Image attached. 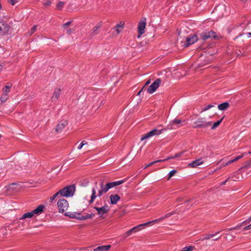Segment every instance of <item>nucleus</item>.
<instances>
[{
    "mask_svg": "<svg viewBox=\"0 0 251 251\" xmlns=\"http://www.w3.org/2000/svg\"><path fill=\"white\" fill-rule=\"evenodd\" d=\"M182 153L183 152H180V153H176L174 156L169 157H168V158H169V159H170L175 158H176V157H179V156H180L181 155Z\"/></svg>",
    "mask_w": 251,
    "mask_h": 251,
    "instance_id": "obj_44",
    "label": "nucleus"
},
{
    "mask_svg": "<svg viewBox=\"0 0 251 251\" xmlns=\"http://www.w3.org/2000/svg\"><path fill=\"white\" fill-rule=\"evenodd\" d=\"M251 229V224L243 228V230H247Z\"/></svg>",
    "mask_w": 251,
    "mask_h": 251,
    "instance_id": "obj_50",
    "label": "nucleus"
},
{
    "mask_svg": "<svg viewBox=\"0 0 251 251\" xmlns=\"http://www.w3.org/2000/svg\"><path fill=\"white\" fill-rule=\"evenodd\" d=\"M81 143L84 146L87 144V142L86 141H82Z\"/></svg>",
    "mask_w": 251,
    "mask_h": 251,
    "instance_id": "obj_60",
    "label": "nucleus"
},
{
    "mask_svg": "<svg viewBox=\"0 0 251 251\" xmlns=\"http://www.w3.org/2000/svg\"><path fill=\"white\" fill-rule=\"evenodd\" d=\"M83 146V145L81 143H80V145L77 147V149L78 150H80L82 148Z\"/></svg>",
    "mask_w": 251,
    "mask_h": 251,
    "instance_id": "obj_59",
    "label": "nucleus"
},
{
    "mask_svg": "<svg viewBox=\"0 0 251 251\" xmlns=\"http://www.w3.org/2000/svg\"><path fill=\"white\" fill-rule=\"evenodd\" d=\"M11 87H12V84L10 82H8L6 84L4 88L10 89V88Z\"/></svg>",
    "mask_w": 251,
    "mask_h": 251,
    "instance_id": "obj_48",
    "label": "nucleus"
},
{
    "mask_svg": "<svg viewBox=\"0 0 251 251\" xmlns=\"http://www.w3.org/2000/svg\"><path fill=\"white\" fill-rule=\"evenodd\" d=\"M229 178H228L227 179H226L225 181H224L222 182L221 183V184H220V185H225V184L226 183V182L227 181V180H228V179H229Z\"/></svg>",
    "mask_w": 251,
    "mask_h": 251,
    "instance_id": "obj_56",
    "label": "nucleus"
},
{
    "mask_svg": "<svg viewBox=\"0 0 251 251\" xmlns=\"http://www.w3.org/2000/svg\"><path fill=\"white\" fill-rule=\"evenodd\" d=\"M174 214H175V212H170V213H167L164 216H163V217H161L163 218V220H164L166 218H167L169 217L170 216H171V215H173Z\"/></svg>",
    "mask_w": 251,
    "mask_h": 251,
    "instance_id": "obj_41",
    "label": "nucleus"
},
{
    "mask_svg": "<svg viewBox=\"0 0 251 251\" xmlns=\"http://www.w3.org/2000/svg\"><path fill=\"white\" fill-rule=\"evenodd\" d=\"M146 25V19H144L142 21H140L139 23L138 26V33L139 35L138 37L140 36L141 35L143 34L145 32V29Z\"/></svg>",
    "mask_w": 251,
    "mask_h": 251,
    "instance_id": "obj_11",
    "label": "nucleus"
},
{
    "mask_svg": "<svg viewBox=\"0 0 251 251\" xmlns=\"http://www.w3.org/2000/svg\"><path fill=\"white\" fill-rule=\"evenodd\" d=\"M243 156H244V154L241 155L237 156V157H236L235 158H234L233 159L230 160L226 163H222L221 165L220 168L228 165L238 160L239 159H241Z\"/></svg>",
    "mask_w": 251,
    "mask_h": 251,
    "instance_id": "obj_18",
    "label": "nucleus"
},
{
    "mask_svg": "<svg viewBox=\"0 0 251 251\" xmlns=\"http://www.w3.org/2000/svg\"><path fill=\"white\" fill-rule=\"evenodd\" d=\"M172 127L168 125L166 128H164L161 129L157 128H154L148 133L143 135L141 138V140L143 141L148 138H151L153 136H157L163 133V131L167 130V129H172Z\"/></svg>",
    "mask_w": 251,
    "mask_h": 251,
    "instance_id": "obj_2",
    "label": "nucleus"
},
{
    "mask_svg": "<svg viewBox=\"0 0 251 251\" xmlns=\"http://www.w3.org/2000/svg\"><path fill=\"white\" fill-rule=\"evenodd\" d=\"M203 161L201 160V159H197L195 161H193L192 163L188 165L189 166L191 167H196L202 164H203Z\"/></svg>",
    "mask_w": 251,
    "mask_h": 251,
    "instance_id": "obj_19",
    "label": "nucleus"
},
{
    "mask_svg": "<svg viewBox=\"0 0 251 251\" xmlns=\"http://www.w3.org/2000/svg\"><path fill=\"white\" fill-rule=\"evenodd\" d=\"M220 232V231L217 232L216 234H210L206 235L204 237H203L201 240L204 241L205 240H208L210 239L211 238H212L216 236L217 234H219Z\"/></svg>",
    "mask_w": 251,
    "mask_h": 251,
    "instance_id": "obj_30",
    "label": "nucleus"
},
{
    "mask_svg": "<svg viewBox=\"0 0 251 251\" xmlns=\"http://www.w3.org/2000/svg\"><path fill=\"white\" fill-rule=\"evenodd\" d=\"M94 214H87L86 216H80V218H79V220H85L87 219H92L94 217Z\"/></svg>",
    "mask_w": 251,
    "mask_h": 251,
    "instance_id": "obj_31",
    "label": "nucleus"
},
{
    "mask_svg": "<svg viewBox=\"0 0 251 251\" xmlns=\"http://www.w3.org/2000/svg\"><path fill=\"white\" fill-rule=\"evenodd\" d=\"M61 94V90L60 89H55L52 96V101L56 100L59 98L60 95Z\"/></svg>",
    "mask_w": 251,
    "mask_h": 251,
    "instance_id": "obj_20",
    "label": "nucleus"
},
{
    "mask_svg": "<svg viewBox=\"0 0 251 251\" xmlns=\"http://www.w3.org/2000/svg\"><path fill=\"white\" fill-rule=\"evenodd\" d=\"M74 31H75V29H72V28L69 29L67 30V33L68 34H71L72 33L74 32Z\"/></svg>",
    "mask_w": 251,
    "mask_h": 251,
    "instance_id": "obj_51",
    "label": "nucleus"
},
{
    "mask_svg": "<svg viewBox=\"0 0 251 251\" xmlns=\"http://www.w3.org/2000/svg\"><path fill=\"white\" fill-rule=\"evenodd\" d=\"M57 206L58 207L59 212L63 213L68 209L69 203L67 200L62 198L59 199L58 201Z\"/></svg>",
    "mask_w": 251,
    "mask_h": 251,
    "instance_id": "obj_5",
    "label": "nucleus"
},
{
    "mask_svg": "<svg viewBox=\"0 0 251 251\" xmlns=\"http://www.w3.org/2000/svg\"><path fill=\"white\" fill-rule=\"evenodd\" d=\"M194 248V246H190L182 248L181 251H192Z\"/></svg>",
    "mask_w": 251,
    "mask_h": 251,
    "instance_id": "obj_34",
    "label": "nucleus"
},
{
    "mask_svg": "<svg viewBox=\"0 0 251 251\" xmlns=\"http://www.w3.org/2000/svg\"><path fill=\"white\" fill-rule=\"evenodd\" d=\"M129 236H130L129 234H128L127 233V232H126V233L123 234V235H122V237L123 238L125 239V238H126L127 237H129Z\"/></svg>",
    "mask_w": 251,
    "mask_h": 251,
    "instance_id": "obj_52",
    "label": "nucleus"
},
{
    "mask_svg": "<svg viewBox=\"0 0 251 251\" xmlns=\"http://www.w3.org/2000/svg\"><path fill=\"white\" fill-rule=\"evenodd\" d=\"M60 196V194L59 193V191L56 193L55 194H54L51 197H50V202H52L57 197H59Z\"/></svg>",
    "mask_w": 251,
    "mask_h": 251,
    "instance_id": "obj_35",
    "label": "nucleus"
},
{
    "mask_svg": "<svg viewBox=\"0 0 251 251\" xmlns=\"http://www.w3.org/2000/svg\"><path fill=\"white\" fill-rule=\"evenodd\" d=\"M220 238H221V237H218V238L215 237V239H213V240H214V241H217V240H218Z\"/></svg>",
    "mask_w": 251,
    "mask_h": 251,
    "instance_id": "obj_63",
    "label": "nucleus"
},
{
    "mask_svg": "<svg viewBox=\"0 0 251 251\" xmlns=\"http://www.w3.org/2000/svg\"><path fill=\"white\" fill-rule=\"evenodd\" d=\"M229 106V104L227 102H225L220 104L218 106V108L219 110L221 111H224Z\"/></svg>",
    "mask_w": 251,
    "mask_h": 251,
    "instance_id": "obj_25",
    "label": "nucleus"
},
{
    "mask_svg": "<svg viewBox=\"0 0 251 251\" xmlns=\"http://www.w3.org/2000/svg\"><path fill=\"white\" fill-rule=\"evenodd\" d=\"M3 67V63H0V72L2 70Z\"/></svg>",
    "mask_w": 251,
    "mask_h": 251,
    "instance_id": "obj_58",
    "label": "nucleus"
},
{
    "mask_svg": "<svg viewBox=\"0 0 251 251\" xmlns=\"http://www.w3.org/2000/svg\"><path fill=\"white\" fill-rule=\"evenodd\" d=\"M181 123V121L180 120L175 119L170 122V125H171L172 126L175 124H180Z\"/></svg>",
    "mask_w": 251,
    "mask_h": 251,
    "instance_id": "obj_38",
    "label": "nucleus"
},
{
    "mask_svg": "<svg viewBox=\"0 0 251 251\" xmlns=\"http://www.w3.org/2000/svg\"><path fill=\"white\" fill-rule=\"evenodd\" d=\"M65 216H68L71 218H75L78 220H79L80 218V213L74 212H65L64 214Z\"/></svg>",
    "mask_w": 251,
    "mask_h": 251,
    "instance_id": "obj_14",
    "label": "nucleus"
},
{
    "mask_svg": "<svg viewBox=\"0 0 251 251\" xmlns=\"http://www.w3.org/2000/svg\"><path fill=\"white\" fill-rule=\"evenodd\" d=\"M72 23V21H70L63 25L62 26L64 28H67Z\"/></svg>",
    "mask_w": 251,
    "mask_h": 251,
    "instance_id": "obj_43",
    "label": "nucleus"
},
{
    "mask_svg": "<svg viewBox=\"0 0 251 251\" xmlns=\"http://www.w3.org/2000/svg\"><path fill=\"white\" fill-rule=\"evenodd\" d=\"M110 202L112 204H115L120 200V197L117 194L111 195L110 196Z\"/></svg>",
    "mask_w": 251,
    "mask_h": 251,
    "instance_id": "obj_17",
    "label": "nucleus"
},
{
    "mask_svg": "<svg viewBox=\"0 0 251 251\" xmlns=\"http://www.w3.org/2000/svg\"><path fill=\"white\" fill-rule=\"evenodd\" d=\"M44 206L43 205H40L36 209L32 211L34 215H40L43 211Z\"/></svg>",
    "mask_w": 251,
    "mask_h": 251,
    "instance_id": "obj_22",
    "label": "nucleus"
},
{
    "mask_svg": "<svg viewBox=\"0 0 251 251\" xmlns=\"http://www.w3.org/2000/svg\"><path fill=\"white\" fill-rule=\"evenodd\" d=\"M8 2L11 4L12 5H14L15 4V0H7Z\"/></svg>",
    "mask_w": 251,
    "mask_h": 251,
    "instance_id": "obj_54",
    "label": "nucleus"
},
{
    "mask_svg": "<svg viewBox=\"0 0 251 251\" xmlns=\"http://www.w3.org/2000/svg\"><path fill=\"white\" fill-rule=\"evenodd\" d=\"M64 2L59 1L57 4V8L59 10L62 9V7L64 5Z\"/></svg>",
    "mask_w": 251,
    "mask_h": 251,
    "instance_id": "obj_39",
    "label": "nucleus"
},
{
    "mask_svg": "<svg viewBox=\"0 0 251 251\" xmlns=\"http://www.w3.org/2000/svg\"><path fill=\"white\" fill-rule=\"evenodd\" d=\"M211 122H206L204 120L203 118H199L194 122V126L193 127L194 128H205L211 126Z\"/></svg>",
    "mask_w": 251,
    "mask_h": 251,
    "instance_id": "obj_4",
    "label": "nucleus"
},
{
    "mask_svg": "<svg viewBox=\"0 0 251 251\" xmlns=\"http://www.w3.org/2000/svg\"><path fill=\"white\" fill-rule=\"evenodd\" d=\"M129 236H130L129 234H128L127 233V232H126V233L123 234V235H122V237L123 238L125 239V238H126L127 237H129Z\"/></svg>",
    "mask_w": 251,
    "mask_h": 251,
    "instance_id": "obj_53",
    "label": "nucleus"
},
{
    "mask_svg": "<svg viewBox=\"0 0 251 251\" xmlns=\"http://www.w3.org/2000/svg\"><path fill=\"white\" fill-rule=\"evenodd\" d=\"M150 83H151V80H150V79H149V80H148L146 82V84H145V85L144 86H146V85H147L149 84Z\"/></svg>",
    "mask_w": 251,
    "mask_h": 251,
    "instance_id": "obj_61",
    "label": "nucleus"
},
{
    "mask_svg": "<svg viewBox=\"0 0 251 251\" xmlns=\"http://www.w3.org/2000/svg\"><path fill=\"white\" fill-rule=\"evenodd\" d=\"M223 119H224V117L222 118L221 119L218 120L217 122H215L212 126L211 129H214L216 128L217 127H218L219 126V125L221 123V122H222Z\"/></svg>",
    "mask_w": 251,
    "mask_h": 251,
    "instance_id": "obj_33",
    "label": "nucleus"
},
{
    "mask_svg": "<svg viewBox=\"0 0 251 251\" xmlns=\"http://www.w3.org/2000/svg\"><path fill=\"white\" fill-rule=\"evenodd\" d=\"M51 2L50 0L47 1L45 3V5L47 6H49Z\"/></svg>",
    "mask_w": 251,
    "mask_h": 251,
    "instance_id": "obj_57",
    "label": "nucleus"
},
{
    "mask_svg": "<svg viewBox=\"0 0 251 251\" xmlns=\"http://www.w3.org/2000/svg\"><path fill=\"white\" fill-rule=\"evenodd\" d=\"M225 8L223 5H219L215 8L213 13L217 14L219 18H221L224 16V12L225 11Z\"/></svg>",
    "mask_w": 251,
    "mask_h": 251,
    "instance_id": "obj_10",
    "label": "nucleus"
},
{
    "mask_svg": "<svg viewBox=\"0 0 251 251\" xmlns=\"http://www.w3.org/2000/svg\"><path fill=\"white\" fill-rule=\"evenodd\" d=\"M94 209L98 211V214L100 217H101L104 214L107 213L109 211V207L107 204L104 205L101 207L95 206L94 207Z\"/></svg>",
    "mask_w": 251,
    "mask_h": 251,
    "instance_id": "obj_7",
    "label": "nucleus"
},
{
    "mask_svg": "<svg viewBox=\"0 0 251 251\" xmlns=\"http://www.w3.org/2000/svg\"><path fill=\"white\" fill-rule=\"evenodd\" d=\"M153 164H154V162H153V161L151 162L149 164H147L146 166H145L144 167V169H145L147 168L148 167H149Z\"/></svg>",
    "mask_w": 251,
    "mask_h": 251,
    "instance_id": "obj_49",
    "label": "nucleus"
},
{
    "mask_svg": "<svg viewBox=\"0 0 251 251\" xmlns=\"http://www.w3.org/2000/svg\"><path fill=\"white\" fill-rule=\"evenodd\" d=\"M96 194V189L95 188H93L92 190V195L91 196V200L89 201V203H92L94 202V200L97 197Z\"/></svg>",
    "mask_w": 251,
    "mask_h": 251,
    "instance_id": "obj_28",
    "label": "nucleus"
},
{
    "mask_svg": "<svg viewBox=\"0 0 251 251\" xmlns=\"http://www.w3.org/2000/svg\"><path fill=\"white\" fill-rule=\"evenodd\" d=\"M161 80L160 78L156 79L148 88L147 92L149 94L153 93L159 87L161 83Z\"/></svg>",
    "mask_w": 251,
    "mask_h": 251,
    "instance_id": "obj_6",
    "label": "nucleus"
},
{
    "mask_svg": "<svg viewBox=\"0 0 251 251\" xmlns=\"http://www.w3.org/2000/svg\"><path fill=\"white\" fill-rule=\"evenodd\" d=\"M102 25V22H99L96 26H95L92 29V31L90 35V38L91 39L92 37L99 33V29L101 27Z\"/></svg>",
    "mask_w": 251,
    "mask_h": 251,
    "instance_id": "obj_12",
    "label": "nucleus"
},
{
    "mask_svg": "<svg viewBox=\"0 0 251 251\" xmlns=\"http://www.w3.org/2000/svg\"><path fill=\"white\" fill-rule=\"evenodd\" d=\"M37 25H34V26L32 27V28H31V31H30V33H29V35H32V34H33V33L36 31V28H37Z\"/></svg>",
    "mask_w": 251,
    "mask_h": 251,
    "instance_id": "obj_45",
    "label": "nucleus"
},
{
    "mask_svg": "<svg viewBox=\"0 0 251 251\" xmlns=\"http://www.w3.org/2000/svg\"><path fill=\"white\" fill-rule=\"evenodd\" d=\"M214 107V105H213V104H208V105H207L205 106L203 108V109H202V110L201 111V112H203V111H207V110H208L210 109V108H212V107Z\"/></svg>",
    "mask_w": 251,
    "mask_h": 251,
    "instance_id": "obj_37",
    "label": "nucleus"
},
{
    "mask_svg": "<svg viewBox=\"0 0 251 251\" xmlns=\"http://www.w3.org/2000/svg\"><path fill=\"white\" fill-rule=\"evenodd\" d=\"M251 222V216L249 218V219H248L246 221H244L242 224V225H246L247 224H249Z\"/></svg>",
    "mask_w": 251,
    "mask_h": 251,
    "instance_id": "obj_46",
    "label": "nucleus"
},
{
    "mask_svg": "<svg viewBox=\"0 0 251 251\" xmlns=\"http://www.w3.org/2000/svg\"><path fill=\"white\" fill-rule=\"evenodd\" d=\"M174 214H175V212H170V213H167L164 216H163V217H161L163 218V220H164L166 218H167L169 217L170 216H171V215H173Z\"/></svg>",
    "mask_w": 251,
    "mask_h": 251,
    "instance_id": "obj_42",
    "label": "nucleus"
},
{
    "mask_svg": "<svg viewBox=\"0 0 251 251\" xmlns=\"http://www.w3.org/2000/svg\"><path fill=\"white\" fill-rule=\"evenodd\" d=\"M198 40V37L196 35L189 36L186 39V43L185 44V47H187L189 46L194 44Z\"/></svg>",
    "mask_w": 251,
    "mask_h": 251,
    "instance_id": "obj_13",
    "label": "nucleus"
},
{
    "mask_svg": "<svg viewBox=\"0 0 251 251\" xmlns=\"http://www.w3.org/2000/svg\"><path fill=\"white\" fill-rule=\"evenodd\" d=\"M33 215H34V214L32 211L31 212L25 213L21 217L19 218V220H23L26 218H30L31 217H32L33 216Z\"/></svg>",
    "mask_w": 251,
    "mask_h": 251,
    "instance_id": "obj_24",
    "label": "nucleus"
},
{
    "mask_svg": "<svg viewBox=\"0 0 251 251\" xmlns=\"http://www.w3.org/2000/svg\"><path fill=\"white\" fill-rule=\"evenodd\" d=\"M126 179L121 180L117 181H113L104 184L103 181L100 183V189L98 190V196L100 197L103 194L106 193L110 189L121 185L126 182Z\"/></svg>",
    "mask_w": 251,
    "mask_h": 251,
    "instance_id": "obj_1",
    "label": "nucleus"
},
{
    "mask_svg": "<svg viewBox=\"0 0 251 251\" xmlns=\"http://www.w3.org/2000/svg\"><path fill=\"white\" fill-rule=\"evenodd\" d=\"M127 233L130 235L132 233L130 231V229L128 230L127 231H126Z\"/></svg>",
    "mask_w": 251,
    "mask_h": 251,
    "instance_id": "obj_62",
    "label": "nucleus"
},
{
    "mask_svg": "<svg viewBox=\"0 0 251 251\" xmlns=\"http://www.w3.org/2000/svg\"><path fill=\"white\" fill-rule=\"evenodd\" d=\"M75 190V187L74 185L68 186L59 191L60 196L65 197H70L74 195Z\"/></svg>",
    "mask_w": 251,
    "mask_h": 251,
    "instance_id": "obj_3",
    "label": "nucleus"
},
{
    "mask_svg": "<svg viewBox=\"0 0 251 251\" xmlns=\"http://www.w3.org/2000/svg\"><path fill=\"white\" fill-rule=\"evenodd\" d=\"M10 89L4 88L2 89V94L5 95H8V93L10 92Z\"/></svg>",
    "mask_w": 251,
    "mask_h": 251,
    "instance_id": "obj_40",
    "label": "nucleus"
},
{
    "mask_svg": "<svg viewBox=\"0 0 251 251\" xmlns=\"http://www.w3.org/2000/svg\"><path fill=\"white\" fill-rule=\"evenodd\" d=\"M144 224L139 225L133 227L130 229V231L133 233H135L140 230H141L144 227Z\"/></svg>",
    "mask_w": 251,
    "mask_h": 251,
    "instance_id": "obj_26",
    "label": "nucleus"
},
{
    "mask_svg": "<svg viewBox=\"0 0 251 251\" xmlns=\"http://www.w3.org/2000/svg\"><path fill=\"white\" fill-rule=\"evenodd\" d=\"M111 248L110 245L99 246L94 250V251H107Z\"/></svg>",
    "mask_w": 251,
    "mask_h": 251,
    "instance_id": "obj_23",
    "label": "nucleus"
},
{
    "mask_svg": "<svg viewBox=\"0 0 251 251\" xmlns=\"http://www.w3.org/2000/svg\"><path fill=\"white\" fill-rule=\"evenodd\" d=\"M200 36L203 40H206L211 38H216V33L213 31H209L202 32Z\"/></svg>",
    "mask_w": 251,
    "mask_h": 251,
    "instance_id": "obj_9",
    "label": "nucleus"
},
{
    "mask_svg": "<svg viewBox=\"0 0 251 251\" xmlns=\"http://www.w3.org/2000/svg\"><path fill=\"white\" fill-rule=\"evenodd\" d=\"M144 88H145V86H144V87L142 88V89L138 92V94H137V95H138V96H140V95H141V92L143 91V90L144 89Z\"/></svg>",
    "mask_w": 251,
    "mask_h": 251,
    "instance_id": "obj_55",
    "label": "nucleus"
},
{
    "mask_svg": "<svg viewBox=\"0 0 251 251\" xmlns=\"http://www.w3.org/2000/svg\"><path fill=\"white\" fill-rule=\"evenodd\" d=\"M7 191L11 192H17L19 189V185L16 183H12L8 186L5 187Z\"/></svg>",
    "mask_w": 251,
    "mask_h": 251,
    "instance_id": "obj_15",
    "label": "nucleus"
},
{
    "mask_svg": "<svg viewBox=\"0 0 251 251\" xmlns=\"http://www.w3.org/2000/svg\"><path fill=\"white\" fill-rule=\"evenodd\" d=\"M169 160V158H167L165 159L157 160L153 161V162H154V164H155V163H158V162H161L165 161H167V160Z\"/></svg>",
    "mask_w": 251,
    "mask_h": 251,
    "instance_id": "obj_47",
    "label": "nucleus"
},
{
    "mask_svg": "<svg viewBox=\"0 0 251 251\" xmlns=\"http://www.w3.org/2000/svg\"><path fill=\"white\" fill-rule=\"evenodd\" d=\"M163 220V218L161 217L159 219H155V220H152L151 221H150V222H147L146 223H144V226H146L149 225L151 224H154L159 223L161 221H162Z\"/></svg>",
    "mask_w": 251,
    "mask_h": 251,
    "instance_id": "obj_27",
    "label": "nucleus"
},
{
    "mask_svg": "<svg viewBox=\"0 0 251 251\" xmlns=\"http://www.w3.org/2000/svg\"><path fill=\"white\" fill-rule=\"evenodd\" d=\"M10 29V26L7 24L0 22V35H3L7 34Z\"/></svg>",
    "mask_w": 251,
    "mask_h": 251,
    "instance_id": "obj_8",
    "label": "nucleus"
},
{
    "mask_svg": "<svg viewBox=\"0 0 251 251\" xmlns=\"http://www.w3.org/2000/svg\"><path fill=\"white\" fill-rule=\"evenodd\" d=\"M220 238H221V237H218V238L215 237V239H213V240H214V241H217V240H218Z\"/></svg>",
    "mask_w": 251,
    "mask_h": 251,
    "instance_id": "obj_64",
    "label": "nucleus"
},
{
    "mask_svg": "<svg viewBox=\"0 0 251 251\" xmlns=\"http://www.w3.org/2000/svg\"><path fill=\"white\" fill-rule=\"evenodd\" d=\"M67 125V122L66 121H62L60 123L58 124L56 128L55 131L56 132H60L64 129L65 126Z\"/></svg>",
    "mask_w": 251,
    "mask_h": 251,
    "instance_id": "obj_16",
    "label": "nucleus"
},
{
    "mask_svg": "<svg viewBox=\"0 0 251 251\" xmlns=\"http://www.w3.org/2000/svg\"><path fill=\"white\" fill-rule=\"evenodd\" d=\"M176 173V170H172L169 173V176L168 178V180H169L173 176H174Z\"/></svg>",
    "mask_w": 251,
    "mask_h": 251,
    "instance_id": "obj_36",
    "label": "nucleus"
},
{
    "mask_svg": "<svg viewBox=\"0 0 251 251\" xmlns=\"http://www.w3.org/2000/svg\"><path fill=\"white\" fill-rule=\"evenodd\" d=\"M124 24L123 22L121 21L119 24L115 25L114 29L116 30L117 34H119L121 30L124 28Z\"/></svg>",
    "mask_w": 251,
    "mask_h": 251,
    "instance_id": "obj_21",
    "label": "nucleus"
},
{
    "mask_svg": "<svg viewBox=\"0 0 251 251\" xmlns=\"http://www.w3.org/2000/svg\"><path fill=\"white\" fill-rule=\"evenodd\" d=\"M210 62V61L209 60L206 59V60H204V62H201L200 64H198L197 65V66L196 67V69H200L201 67H203L205 66L206 65L209 64Z\"/></svg>",
    "mask_w": 251,
    "mask_h": 251,
    "instance_id": "obj_29",
    "label": "nucleus"
},
{
    "mask_svg": "<svg viewBox=\"0 0 251 251\" xmlns=\"http://www.w3.org/2000/svg\"><path fill=\"white\" fill-rule=\"evenodd\" d=\"M9 96L8 95H5L2 94L1 95L0 98V101L1 103L5 102L8 99Z\"/></svg>",
    "mask_w": 251,
    "mask_h": 251,
    "instance_id": "obj_32",
    "label": "nucleus"
}]
</instances>
